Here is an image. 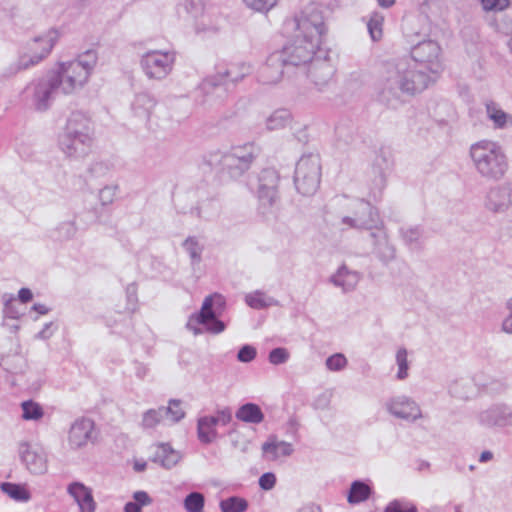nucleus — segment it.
<instances>
[{
    "label": "nucleus",
    "instance_id": "nucleus-1",
    "mask_svg": "<svg viewBox=\"0 0 512 512\" xmlns=\"http://www.w3.org/2000/svg\"><path fill=\"white\" fill-rule=\"evenodd\" d=\"M412 64L407 58L383 62L374 84V95L378 103L396 109L412 97L424 91L432 74L442 69L441 47L434 40H422L410 51Z\"/></svg>",
    "mask_w": 512,
    "mask_h": 512
},
{
    "label": "nucleus",
    "instance_id": "nucleus-2",
    "mask_svg": "<svg viewBox=\"0 0 512 512\" xmlns=\"http://www.w3.org/2000/svg\"><path fill=\"white\" fill-rule=\"evenodd\" d=\"M286 25L295 31L293 40L280 52L290 67L310 64L325 50L321 48L327 27L322 10L316 5L307 6Z\"/></svg>",
    "mask_w": 512,
    "mask_h": 512
},
{
    "label": "nucleus",
    "instance_id": "nucleus-3",
    "mask_svg": "<svg viewBox=\"0 0 512 512\" xmlns=\"http://www.w3.org/2000/svg\"><path fill=\"white\" fill-rule=\"evenodd\" d=\"M93 144L94 129L90 118L82 112H72L58 136L60 150L68 158L81 159L92 151Z\"/></svg>",
    "mask_w": 512,
    "mask_h": 512
},
{
    "label": "nucleus",
    "instance_id": "nucleus-4",
    "mask_svg": "<svg viewBox=\"0 0 512 512\" xmlns=\"http://www.w3.org/2000/svg\"><path fill=\"white\" fill-rule=\"evenodd\" d=\"M259 155V148L254 143L234 146L227 152L210 151L203 156V163L231 179H239L252 166Z\"/></svg>",
    "mask_w": 512,
    "mask_h": 512
},
{
    "label": "nucleus",
    "instance_id": "nucleus-5",
    "mask_svg": "<svg viewBox=\"0 0 512 512\" xmlns=\"http://www.w3.org/2000/svg\"><path fill=\"white\" fill-rule=\"evenodd\" d=\"M473 167L486 181H500L509 169L508 157L499 143L481 140L473 143L469 149Z\"/></svg>",
    "mask_w": 512,
    "mask_h": 512
},
{
    "label": "nucleus",
    "instance_id": "nucleus-6",
    "mask_svg": "<svg viewBox=\"0 0 512 512\" xmlns=\"http://www.w3.org/2000/svg\"><path fill=\"white\" fill-rule=\"evenodd\" d=\"M251 73L250 65L241 63H230L216 66V72L207 76L199 89L206 96H214L224 100L231 93L235 86Z\"/></svg>",
    "mask_w": 512,
    "mask_h": 512
},
{
    "label": "nucleus",
    "instance_id": "nucleus-7",
    "mask_svg": "<svg viewBox=\"0 0 512 512\" xmlns=\"http://www.w3.org/2000/svg\"><path fill=\"white\" fill-rule=\"evenodd\" d=\"M226 308V299L219 293L205 297L201 309L192 314L186 324L188 330L194 335H201L204 332L220 334L225 331L226 324L220 316Z\"/></svg>",
    "mask_w": 512,
    "mask_h": 512
},
{
    "label": "nucleus",
    "instance_id": "nucleus-8",
    "mask_svg": "<svg viewBox=\"0 0 512 512\" xmlns=\"http://www.w3.org/2000/svg\"><path fill=\"white\" fill-rule=\"evenodd\" d=\"M61 92V79L57 73L47 71L43 76L34 79L25 88L27 96L31 97L37 111L48 110L58 93Z\"/></svg>",
    "mask_w": 512,
    "mask_h": 512
},
{
    "label": "nucleus",
    "instance_id": "nucleus-9",
    "mask_svg": "<svg viewBox=\"0 0 512 512\" xmlns=\"http://www.w3.org/2000/svg\"><path fill=\"white\" fill-rule=\"evenodd\" d=\"M280 175L274 168H264L258 174L257 199L259 212L268 217L273 215L280 202Z\"/></svg>",
    "mask_w": 512,
    "mask_h": 512
},
{
    "label": "nucleus",
    "instance_id": "nucleus-10",
    "mask_svg": "<svg viewBox=\"0 0 512 512\" xmlns=\"http://www.w3.org/2000/svg\"><path fill=\"white\" fill-rule=\"evenodd\" d=\"M321 164L317 154L303 155L296 164L294 184L303 196H312L320 186Z\"/></svg>",
    "mask_w": 512,
    "mask_h": 512
},
{
    "label": "nucleus",
    "instance_id": "nucleus-11",
    "mask_svg": "<svg viewBox=\"0 0 512 512\" xmlns=\"http://www.w3.org/2000/svg\"><path fill=\"white\" fill-rule=\"evenodd\" d=\"M175 63L174 52L152 50L146 52L140 60V66L149 79L162 80L172 71Z\"/></svg>",
    "mask_w": 512,
    "mask_h": 512
},
{
    "label": "nucleus",
    "instance_id": "nucleus-12",
    "mask_svg": "<svg viewBox=\"0 0 512 512\" xmlns=\"http://www.w3.org/2000/svg\"><path fill=\"white\" fill-rule=\"evenodd\" d=\"M342 223L351 228L368 230L369 233L384 225L377 209L364 199L358 201L354 216L343 217Z\"/></svg>",
    "mask_w": 512,
    "mask_h": 512
},
{
    "label": "nucleus",
    "instance_id": "nucleus-13",
    "mask_svg": "<svg viewBox=\"0 0 512 512\" xmlns=\"http://www.w3.org/2000/svg\"><path fill=\"white\" fill-rule=\"evenodd\" d=\"M51 72L57 73L60 76L61 93L65 95L73 93L78 88H82L89 79L87 70L74 60L59 63L57 68L51 70Z\"/></svg>",
    "mask_w": 512,
    "mask_h": 512
},
{
    "label": "nucleus",
    "instance_id": "nucleus-14",
    "mask_svg": "<svg viewBox=\"0 0 512 512\" xmlns=\"http://www.w3.org/2000/svg\"><path fill=\"white\" fill-rule=\"evenodd\" d=\"M484 207L494 214L506 213L512 207V181L491 186L485 194Z\"/></svg>",
    "mask_w": 512,
    "mask_h": 512
},
{
    "label": "nucleus",
    "instance_id": "nucleus-15",
    "mask_svg": "<svg viewBox=\"0 0 512 512\" xmlns=\"http://www.w3.org/2000/svg\"><path fill=\"white\" fill-rule=\"evenodd\" d=\"M96 439L97 432L92 419L79 417L71 424L68 432V444L71 449H81L89 443H95Z\"/></svg>",
    "mask_w": 512,
    "mask_h": 512
},
{
    "label": "nucleus",
    "instance_id": "nucleus-16",
    "mask_svg": "<svg viewBox=\"0 0 512 512\" xmlns=\"http://www.w3.org/2000/svg\"><path fill=\"white\" fill-rule=\"evenodd\" d=\"M334 74V67L328 61V51L325 50L309 65L307 76L315 87L321 91L329 84Z\"/></svg>",
    "mask_w": 512,
    "mask_h": 512
},
{
    "label": "nucleus",
    "instance_id": "nucleus-17",
    "mask_svg": "<svg viewBox=\"0 0 512 512\" xmlns=\"http://www.w3.org/2000/svg\"><path fill=\"white\" fill-rule=\"evenodd\" d=\"M290 65L286 62L280 52H272L266 60V63L259 71V80L263 84H276L284 74V70Z\"/></svg>",
    "mask_w": 512,
    "mask_h": 512
},
{
    "label": "nucleus",
    "instance_id": "nucleus-18",
    "mask_svg": "<svg viewBox=\"0 0 512 512\" xmlns=\"http://www.w3.org/2000/svg\"><path fill=\"white\" fill-rule=\"evenodd\" d=\"M387 411L396 418L415 421L421 417V410L417 403L407 396L391 398L386 403Z\"/></svg>",
    "mask_w": 512,
    "mask_h": 512
},
{
    "label": "nucleus",
    "instance_id": "nucleus-19",
    "mask_svg": "<svg viewBox=\"0 0 512 512\" xmlns=\"http://www.w3.org/2000/svg\"><path fill=\"white\" fill-rule=\"evenodd\" d=\"M59 38V33L56 29H50L45 35L38 36L34 38L35 43H42L41 52L39 54H34L29 57L27 60L26 57L20 58L17 67L14 70V73L20 70L28 69L31 66L38 64L45 57L49 55L53 46L57 42Z\"/></svg>",
    "mask_w": 512,
    "mask_h": 512
},
{
    "label": "nucleus",
    "instance_id": "nucleus-20",
    "mask_svg": "<svg viewBox=\"0 0 512 512\" xmlns=\"http://www.w3.org/2000/svg\"><path fill=\"white\" fill-rule=\"evenodd\" d=\"M373 244V254L384 264L387 265L396 257V248L390 243L388 235L384 230V225L369 233Z\"/></svg>",
    "mask_w": 512,
    "mask_h": 512
},
{
    "label": "nucleus",
    "instance_id": "nucleus-21",
    "mask_svg": "<svg viewBox=\"0 0 512 512\" xmlns=\"http://www.w3.org/2000/svg\"><path fill=\"white\" fill-rule=\"evenodd\" d=\"M478 421L482 426L504 427L512 421V411L506 405H494L482 411L478 415Z\"/></svg>",
    "mask_w": 512,
    "mask_h": 512
},
{
    "label": "nucleus",
    "instance_id": "nucleus-22",
    "mask_svg": "<svg viewBox=\"0 0 512 512\" xmlns=\"http://www.w3.org/2000/svg\"><path fill=\"white\" fill-rule=\"evenodd\" d=\"M67 493L79 506L80 512H95L96 502L92 490L82 482L74 481L67 486Z\"/></svg>",
    "mask_w": 512,
    "mask_h": 512
},
{
    "label": "nucleus",
    "instance_id": "nucleus-23",
    "mask_svg": "<svg viewBox=\"0 0 512 512\" xmlns=\"http://www.w3.org/2000/svg\"><path fill=\"white\" fill-rule=\"evenodd\" d=\"M19 455L26 468L33 474H42L46 471V459L31 449L27 442L20 443Z\"/></svg>",
    "mask_w": 512,
    "mask_h": 512
},
{
    "label": "nucleus",
    "instance_id": "nucleus-24",
    "mask_svg": "<svg viewBox=\"0 0 512 512\" xmlns=\"http://www.w3.org/2000/svg\"><path fill=\"white\" fill-rule=\"evenodd\" d=\"M399 236L411 251L424 249V228L422 226H402L399 228Z\"/></svg>",
    "mask_w": 512,
    "mask_h": 512
},
{
    "label": "nucleus",
    "instance_id": "nucleus-25",
    "mask_svg": "<svg viewBox=\"0 0 512 512\" xmlns=\"http://www.w3.org/2000/svg\"><path fill=\"white\" fill-rule=\"evenodd\" d=\"M261 449L264 455H269L270 460H276L280 456H290L294 451L291 443L278 441L276 435H270Z\"/></svg>",
    "mask_w": 512,
    "mask_h": 512
},
{
    "label": "nucleus",
    "instance_id": "nucleus-26",
    "mask_svg": "<svg viewBox=\"0 0 512 512\" xmlns=\"http://www.w3.org/2000/svg\"><path fill=\"white\" fill-rule=\"evenodd\" d=\"M486 116L493 123L495 129H507L512 127V115L505 112L496 102L485 103Z\"/></svg>",
    "mask_w": 512,
    "mask_h": 512
},
{
    "label": "nucleus",
    "instance_id": "nucleus-27",
    "mask_svg": "<svg viewBox=\"0 0 512 512\" xmlns=\"http://www.w3.org/2000/svg\"><path fill=\"white\" fill-rule=\"evenodd\" d=\"M387 161L384 157L377 156L372 165V172L374 174L373 187L371 188V196L375 201L379 200L382 196V191L386 186V175L383 164Z\"/></svg>",
    "mask_w": 512,
    "mask_h": 512
},
{
    "label": "nucleus",
    "instance_id": "nucleus-28",
    "mask_svg": "<svg viewBox=\"0 0 512 512\" xmlns=\"http://www.w3.org/2000/svg\"><path fill=\"white\" fill-rule=\"evenodd\" d=\"M180 454L175 451L170 444L168 443H161L153 458L152 461L155 463L160 464L162 467L166 469H170L174 467L180 460Z\"/></svg>",
    "mask_w": 512,
    "mask_h": 512
},
{
    "label": "nucleus",
    "instance_id": "nucleus-29",
    "mask_svg": "<svg viewBox=\"0 0 512 512\" xmlns=\"http://www.w3.org/2000/svg\"><path fill=\"white\" fill-rule=\"evenodd\" d=\"M197 436L199 441L205 445L211 444L217 439L218 433L212 416H203L198 419Z\"/></svg>",
    "mask_w": 512,
    "mask_h": 512
},
{
    "label": "nucleus",
    "instance_id": "nucleus-30",
    "mask_svg": "<svg viewBox=\"0 0 512 512\" xmlns=\"http://www.w3.org/2000/svg\"><path fill=\"white\" fill-rule=\"evenodd\" d=\"M235 417L245 423L259 424L264 420L265 416L258 404L247 402L237 409Z\"/></svg>",
    "mask_w": 512,
    "mask_h": 512
},
{
    "label": "nucleus",
    "instance_id": "nucleus-31",
    "mask_svg": "<svg viewBox=\"0 0 512 512\" xmlns=\"http://www.w3.org/2000/svg\"><path fill=\"white\" fill-rule=\"evenodd\" d=\"M330 281L335 286L341 287L345 292L351 291L357 285L359 275L357 272L348 270V268L343 265L331 276Z\"/></svg>",
    "mask_w": 512,
    "mask_h": 512
},
{
    "label": "nucleus",
    "instance_id": "nucleus-32",
    "mask_svg": "<svg viewBox=\"0 0 512 512\" xmlns=\"http://www.w3.org/2000/svg\"><path fill=\"white\" fill-rule=\"evenodd\" d=\"M373 492L372 487L362 480H355L351 483L347 501L350 504H359L368 500Z\"/></svg>",
    "mask_w": 512,
    "mask_h": 512
},
{
    "label": "nucleus",
    "instance_id": "nucleus-33",
    "mask_svg": "<svg viewBox=\"0 0 512 512\" xmlns=\"http://www.w3.org/2000/svg\"><path fill=\"white\" fill-rule=\"evenodd\" d=\"M246 304L252 309L261 310L270 306H277L278 301L273 297L267 296L264 292L256 290L245 296Z\"/></svg>",
    "mask_w": 512,
    "mask_h": 512
},
{
    "label": "nucleus",
    "instance_id": "nucleus-34",
    "mask_svg": "<svg viewBox=\"0 0 512 512\" xmlns=\"http://www.w3.org/2000/svg\"><path fill=\"white\" fill-rule=\"evenodd\" d=\"M0 489L11 499L21 502H27L31 498L30 491L22 484L12 482H2Z\"/></svg>",
    "mask_w": 512,
    "mask_h": 512
},
{
    "label": "nucleus",
    "instance_id": "nucleus-35",
    "mask_svg": "<svg viewBox=\"0 0 512 512\" xmlns=\"http://www.w3.org/2000/svg\"><path fill=\"white\" fill-rule=\"evenodd\" d=\"M155 104V99L149 93L143 92L135 96L132 103V109L138 116H149Z\"/></svg>",
    "mask_w": 512,
    "mask_h": 512
},
{
    "label": "nucleus",
    "instance_id": "nucleus-36",
    "mask_svg": "<svg viewBox=\"0 0 512 512\" xmlns=\"http://www.w3.org/2000/svg\"><path fill=\"white\" fill-rule=\"evenodd\" d=\"M292 116L287 109L274 111L266 120V127L269 131L283 129L291 122Z\"/></svg>",
    "mask_w": 512,
    "mask_h": 512
},
{
    "label": "nucleus",
    "instance_id": "nucleus-37",
    "mask_svg": "<svg viewBox=\"0 0 512 512\" xmlns=\"http://www.w3.org/2000/svg\"><path fill=\"white\" fill-rule=\"evenodd\" d=\"M182 246L188 253L191 264L193 266L199 265L202 261L204 246L199 242L198 238L195 236H189L184 240Z\"/></svg>",
    "mask_w": 512,
    "mask_h": 512
},
{
    "label": "nucleus",
    "instance_id": "nucleus-38",
    "mask_svg": "<svg viewBox=\"0 0 512 512\" xmlns=\"http://www.w3.org/2000/svg\"><path fill=\"white\" fill-rule=\"evenodd\" d=\"M221 512H245L248 509V501L239 496H230L220 501Z\"/></svg>",
    "mask_w": 512,
    "mask_h": 512
},
{
    "label": "nucleus",
    "instance_id": "nucleus-39",
    "mask_svg": "<svg viewBox=\"0 0 512 512\" xmlns=\"http://www.w3.org/2000/svg\"><path fill=\"white\" fill-rule=\"evenodd\" d=\"M133 501L124 505V512H142V507L152 503V498L145 491H136L133 493Z\"/></svg>",
    "mask_w": 512,
    "mask_h": 512
},
{
    "label": "nucleus",
    "instance_id": "nucleus-40",
    "mask_svg": "<svg viewBox=\"0 0 512 512\" xmlns=\"http://www.w3.org/2000/svg\"><path fill=\"white\" fill-rule=\"evenodd\" d=\"M422 21L420 16H406L402 20V31L404 36L413 41V37H419L422 33L419 24Z\"/></svg>",
    "mask_w": 512,
    "mask_h": 512
},
{
    "label": "nucleus",
    "instance_id": "nucleus-41",
    "mask_svg": "<svg viewBox=\"0 0 512 512\" xmlns=\"http://www.w3.org/2000/svg\"><path fill=\"white\" fill-rule=\"evenodd\" d=\"M384 16L380 12L371 13L367 22L368 32L373 41H378L383 35Z\"/></svg>",
    "mask_w": 512,
    "mask_h": 512
},
{
    "label": "nucleus",
    "instance_id": "nucleus-42",
    "mask_svg": "<svg viewBox=\"0 0 512 512\" xmlns=\"http://www.w3.org/2000/svg\"><path fill=\"white\" fill-rule=\"evenodd\" d=\"M161 409H163L162 415H164L165 420H170L171 423L179 422L185 416V412L181 408L180 400L171 399L169 406H162Z\"/></svg>",
    "mask_w": 512,
    "mask_h": 512
},
{
    "label": "nucleus",
    "instance_id": "nucleus-43",
    "mask_svg": "<svg viewBox=\"0 0 512 512\" xmlns=\"http://www.w3.org/2000/svg\"><path fill=\"white\" fill-rule=\"evenodd\" d=\"M21 408L22 418L25 420H39L44 415V411L41 405L33 400L23 401Z\"/></svg>",
    "mask_w": 512,
    "mask_h": 512
},
{
    "label": "nucleus",
    "instance_id": "nucleus-44",
    "mask_svg": "<svg viewBox=\"0 0 512 512\" xmlns=\"http://www.w3.org/2000/svg\"><path fill=\"white\" fill-rule=\"evenodd\" d=\"M184 508L187 512H202L205 505L204 495L200 492H191L184 499Z\"/></svg>",
    "mask_w": 512,
    "mask_h": 512
},
{
    "label": "nucleus",
    "instance_id": "nucleus-45",
    "mask_svg": "<svg viewBox=\"0 0 512 512\" xmlns=\"http://www.w3.org/2000/svg\"><path fill=\"white\" fill-rule=\"evenodd\" d=\"M77 232V227L74 221H64L60 223L55 229L54 238L58 241H67L72 239Z\"/></svg>",
    "mask_w": 512,
    "mask_h": 512
},
{
    "label": "nucleus",
    "instance_id": "nucleus-46",
    "mask_svg": "<svg viewBox=\"0 0 512 512\" xmlns=\"http://www.w3.org/2000/svg\"><path fill=\"white\" fill-rule=\"evenodd\" d=\"M97 59V52L93 49H89L80 54L74 61H77L81 67L87 70L88 75L90 76L96 66Z\"/></svg>",
    "mask_w": 512,
    "mask_h": 512
},
{
    "label": "nucleus",
    "instance_id": "nucleus-47",
    "mask_svg": "<svg viewBox=\"0 0 512 512\" xmlns=\"http://www.w3.org/2000/svg\"><path fill=\"white\" fill-rule=\"evenodd\" d=\"M383 512H418V508L411 502L394 499L386 505Z\"/></svg>",
    "mask_w": 512,
    "mask_h": 512
},
{
    "label": "nucleus",
    "instance_id": "nucleus-48",
    "mask_svg": "<svg viewBox=\"0 0 512 512\" xmlns=\"http://www.w3.org/2000/svg\"><path fill=\"white\" fill-rule=\"evenodd\" d=\"M163 409L159 407L158 409H149L146 411L142 418V425L144 428H153L157 424L161 423L165 420L164 415H162Z\"/></svg>",
    "mask_w": 512,
    "mask_h": 512
},
{
    "label": "nucleus",
    "instance_id": "nucleus-49",
    "mask_svg": "<svg viewBox=\"0 0 512 512\" xmlns=\"http://www.w3.org/2000/svg\"><path fill=\"white\" fill-rule=\"evenodd\" d=\"M396 361L398 365L397 379L404 380L408 376V360H407V350L405 348H400L396 353Z\"/></svg>",
    "mask_w": 512,
    "mask_h": 512
},
{
    "label": "nucleus",
    "instance_id": "nucleus-50",
    "mask_svg": "<svg viewBox=\"0 0 512 512\" xmlns=\"http://www.w3.org/2000/svg\"><path fill=\"white\" fill-rule=\"evenodd\" d=\"M289 352L284 347H277L269 352L268 360L273 365L284 364L289 359Z\"/></svg>",
    "mask_w": 512,
    "mask_h": 512
},
{
    "label": "nucleus",
    "instance_id": "nucleus-51",
    "mask_svg": "<svg viewBox=\"0 0 512 512\" xmlns=\"http://www.w3.org/2000/svg\"><path fill=\"white\" fill-rule=\"evenodd\" d=\"M257 356V350L254 346L245 344L238 350L237 360L242 363H250Z\"/></svg>",
    "mask_w": 512,
    "mask_h": 512
},
{
    "label": "nucleus",
    "instance_id": "nucleus-52",
    "mask_svg": "<svg viewBox=\"0 0 512 512\" xmlns=\"http://www.w3.org/2000/svg\"><path fill=\"white\" fill-rule=\"evenodd\" d=\"M346 364L347 359L341 353H336L326 359V366L331 371H340L346 366Z\"/></svg>",
    "mask_w": 512,
    "mask_h": 512
},
{
    "label": "nucleus",
    "instance_id": "nucleus-53",
    "mask_svg": "<svg viewBox=\"0 0 512 512\" xmlns=\"http://www.w3.org/2000/svg\"><path fill=\"white\" fill-rule=\"evenodd\" d=\"M243 2L247 7L258 12H267L276 4V0H243Z\"/></svg>",
    "mask_w": 512,
    "mask_h": 512
},
{
    "label": "nucleus",
    "instance_id": "nucleus-54",
    "mask_svg": "<svg viewBox=\"0 0 512 512\" xmlns=\"http://www.w3.org/2000/svg\"><path fill=\"white\" fill-rule=\"evenodd\" d=\"M118 186H105L99 191V200L103 206L112 204L116 196Z\"/></svg>",
    "mask_w": 512,
    "mask_h": 512
},
{
    "label": "nucleus",
    "instance_id": "nucleus-55",
    "mask_svg": "<svg viewBox=\"0 0 512 512\" xmlns=\"http://www.w3.org/2000/svg\"><path fill=\"white\" fill-rule=\"evenodd\" d=\"M3 304H4V313L10 318H18V311L15 309V297L13 294L5 293L2 296Z\"/></svg>",
    "mask_w": 512,
    "mask_h": 512
},
{
    "label": "nucleus",
    "instance_id": "nucleus-56",
    "mask_svg": "<svg viewBox=\"0 0 512 512\" xmlns=\"http://www.w3.org/2000/svg\"><path fill=\"white\" fill-rule=\"evenodd\" d=\"M485 11H503L509 6V0H481Z\"/></svg>",
    "mask_w": 512,
    "mask_h": 512
},
{
    "label": "nucleus",
    "instance_id": "nucleus-57",
    "mask_svg": "<svg viewBox=\"0 0 512 512\" xmlns=\"http://www.w3.org/2000/svg\"><path fill=\"white\" fill-rule=\"evenodd\" d=\"M258 483L262 490L269 491L276 484V476L272 472H266L260 476Z\"/></svg>",
    "mask_w": 512,
    "mask_h": 512
},
{
    "label": "nucleus",
    "instance_id": "nucleus-58",
    "mask_svg": "<svg viewBox=\"0 0 512 512\" xmlns=\"http://www.w3.org/2000/svg\"><path fill=\"white\" fill-rule=\"evenodd\" d=\"M215 420V425L226 426L232 420V412L231 409L226 407L222 410H218L216 415L212 416Z\"/></svg>",
    "mask_w": 512,
    "mask_h": 512
},
{
    "label": "nucleus",
    "instance_id": "nucleus-59",
    "mask_svg": "<svg viewBox=\"0 0 512 512\" xmlns=\"http://www.w3.org/2000/svg\"><path fill=\"white\" fill-rule=\"evenodd\" d=\"M506 308L508 315L502 322V330L508 334H512V297L507 301Z\"/></svg>",
    "mask_w": 512,
    "mask_h": 512
},
{
    "label": "nucleus",
    "instance_id": "nucleus-60",
    "mask_svg": "<svg viewBox=\"0 0 512 512\" xmlns=\"http://www.w3.org/2000/svg\"><path fill=\"white\" fill-rule=\"evenodd\" d=\"M18 299L21 303H28L33 299V293L29 288H21L18 292Z\"/></svg>",
    "mask_w": 512,
    "mask_h": 512
},
{
    "label": "nucleus",
    "instance_id": "nucleus-61",
    "mask_svg": "<svg viewBox=\"0 0 512 512\" xmlns=\"http://www.w3.org/2000/svg\"><path fill=\"white\" fill-rule=\"evenodd\" d=\"M53 325L52 322L50 323H46L44 325V327L42 328V330H40L37 334H36V338L37 339H41V340H47L49 339L51 336H52V332L50 331V327Z\"/></svg>",
    "mask_w": 512,
    "mask_h": 512
},
{
    "label": "nucleus",
    "instance_id": "nucleus-62",
    "mask_svg": "<svg viewBox=\"0 0 512 512\" xmlns=\"http://www.w3.org/2000/svg\"><path fill=\"white\" fill-rule=\"evenodd\" d=\"M126 294L129 301L136 300L137 299V285L136 283H130L126 287Z\"/></svg>",
    "mask_w": 512,
    "mask_h": 512
},
{
    "label": "nucleus",
    "instance_id": "nucleus-63",
    "mask_svg": "<svg viewBox=\"0 0 512 512\" xmlns=\"http://www.w3.org/2000/svg\"><path fill=\"white\" fill-rule=\"evenodd\" d=\"M31 309L41 315H45L50 311V309L46 305L41 303H35Z\"/></svg>",
    "mask_w": 512,
    "mask_h": 512
},
{
    "label": "nucleus",
    "instance_id": "nucleus-64",
    "mask_svg": "<svg viewBox=\"0 0 512 512\" xmlns=\"http://www.w3.org/2000/svg\"><path fill=\"white\" fill-rule=\"evenodd\" d=\"M299 512H322L321 508L317 505H307L302 507Z\"/></svg>",
    "mask_w": 512,
    "mask_h": 512
}]
</instances>
